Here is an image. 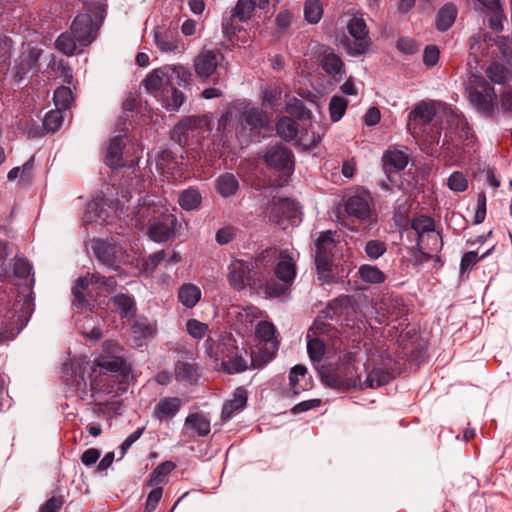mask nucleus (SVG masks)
<instances>
[{
	"label": "nucleus",
	"instance_id": "0e129e2a",
	"mask_svg": "<svg viewBox=\"0 0 512 512\" xmlns=\"http://www.w3.org/2000/svg\"><path fill=\"white\" fill-rule=\"evenodd\" d=\"M439 59V49L434 46L430 45L427 46L423 53V62L427 66H434Z\"/></svg>",
	"mask_w": 512,
	"mask_h": 512
},
{
	"label": "nucleus",
	"instance_id": "c9c22d12",
	"mask_svg": "<svg viewBox=\"0 0 512 512\" xmlns=\"http://www.w3.org/2000/svg\"><path fill=\"white\" fill-rule=\"evenodd\" d=\"M168 89L169 92H164L159 101L167 110H177L184 101V95L175 88V84L169 85Z\"/></svg>",
	"mask_w": 512,
	"mask_h": 512
},
{
	"label": "nucleus",
	"instance_id": "412c9836",
	"mask_svg": "<svg viewBox=\"0 0 512 512\" xmlns=\"http://www.w3.org/2000/svg\"><path fill=\"white\" fill-rule=\"evenodd\" d=\"M276 330L273 323L260 321L255 329L256 337L264 344V354L271 359L278 350L279 341L275 335Z\"/></svg>",
	"mask_w": 512,
	"mask_h": 512
},
{
	"label": "nucleus",
	"instance_id": "37998d69",
	"mask_svg": "<svg viewBox=\"0 0 512 512\" xmlns=\"http://www.w3.org/2000/svg\"><path fill=\"white\" fill-rule=\"evenodd\" d=\"M323 15V6L320 0H306L304 6L305 19L311 23H318Z\"/></svg>",
	"mask_w": 512,
	"mask_h": 512
},
{
	"label": "nucleus",
	"instance_id": "f704fd0d",
	"mask_svg": "<svg viewBox=\"0 0 512 512\" xmlns=\"http://www.w3.org/2000/svg\"><path fill=\"white\" fill-rule=\"evenodd\" d=\"M56 48L65 55H73L75 52L82 51L83 47L78 45V41L70 32L62 33L56 40Z\"/></svg>",
	"mask_w": 512,
	"mask_h": 512
},
{
	"label": "nucleus",
	"instance_id": "f3484780",
	"mask_svg": "<svg viewBox=\"0 0 512 512\" xmlns=\"http://www.w3.org/2000/svg\"><path fill=\"white\" fill-rule=\"evenodd\" d=\"M345 211L349 216L360 221H374L376 217L372 207V199L368 194L349 197L345 203Z\"/></svg>",
	"mask_w": 512,
	"mask_h": 512
},
{
	"label": "nucleus",
	"instance_id": "dca6fc26",
	"mask_svg": "<svg viewBox=\"0 0 512 512\" xmlns=\"http://www.w3.org/2000/svg\"><path fill=\"white\" fill-rule=\"evenodd\" d=\"M495 99L494 88L483 79H479L469 92L470 102L483 113L492 111Z\"/></svg>",
	"mask_w": 512,
	"mask_h": 512
},
{
	"label": "nucleus",
	"instance_id": "a18cd8bd",
	"mask_svg": "<svg viewBox=\"0 0 512 512\" xmlns=\"http://www.w3.org/2000/svg\"><path fill=\"white\" fill-rule=\"evenodd\" d=\"M200 203L201 196L197 190H185L179 195V204L185 210L197 209Z\"/></svg>",
	"mask_w": 512,
	"mask_h": 512
},
{
	"label": "nucleus",
	"instance_id": "9b49d317",
	"mask_svg": "<svg viewBox=\"0 0 512 512\" xmlns=\"http://www.w3.org/2000/svg\"><path fill=\"white\" fill-rule=\"evenodd\" d=\"M116 282L111 278H104L98 274H87L80 278L73 287V304L81 306L84 304L85 293L92 295L112 291Z\"/></svg>",
	"mask_w": 512,
	"mask_h": 512
},
{
	"label": "nucleus",
	"instance_id": "c85d7f7f",
	"mask_svg": "<svg viewBox=\"0 0 512 512\" xmlns=\"http://www.w3.org/2000/svg\"><path fill=\"white\" fill-rule=\"evenodd\" d=\"M247 402V392L243 388H237L233 394V398L226 401L222 409V418L228 420L235 413L241 411Z\"/></svg>",
	"mask_w": 512,
	"mask_h": 512
},
{
	"label": "nucleus",
	"instance_id": "1a4fd4ad",
	"mask_svg": "<svg viewBox=\"0 0 512 512\" xmlns=\"http://www.w3.org/2000/svg\"><path fill=\"white\" fill-rule=\"evenodd\" d=\"M256 7L253 0H238L232 10L231 18L223 21V33L233 45L245 44L247 42V32L241 28H235L232 24V18H237L242 22L247 21Z\"/></svg>",
	"mask_w": 512,
	"mask_h": 512
},
{
	"label": "nucleus",
	"instance_id": "4c0bfd02",
	"mask_svg": "<svg viewBox=\"0 0 512 512\" xmlns=\"http://www.w3.org/2000/svg\"><path fill=\"white\" fill-rule=\"evenodd\" d=\"M389 381V374L381 369H374L369 372L364 381L361 380V387L358 389L378 388Z\"/></svg>",
	"mask_w": 512,
	"mask_h": 512
},
{
	"label": "nucleus",
	"instance_id": "a19ab883",
	"mask_svg": "<svg viewBox=\"0 0 512 512\" xmlns=\"http://www.w3.org/2000/svg\"><path fill=\"white\" fill-rule=\"evenodd\" d=\"M487 77L497 84H506L509 82L511 73L503 65L494 62L486 70Z\"/></svg>",
	"mask_w": 512,
	"mask_h": 512
},
{
	"label": "nucleus",
	"instance_id": "338daca9",
	"mask_svg": "<svg viewBox=\"0 0 512 512\" xmlns=\"http://www.w3.org/2000/svg\"><path fill=\"white\" fill-rule=\"evenodd\" d=\"M479 259L480 258L478 257V255L475 251L466 252L462 256V259H461V263H460L461 272H464L465 270L474 266L479 261Z\"/></svg>",
	"mask_w": 512,
	"mask_h": 512
},
{
	"label": "nucleus",
	"instance_id": "052dcab7",
	"mask_svg": "<svg viewBox=\"0 0 512 512\" xmlns=\"http://www.w3.org/2000/svg\"><path fill=\"white\" fill-rule=\"evenodd\" d=\"M39 57V51L36 49H32L27 56H25L19 66L17 74L19 76L24 75L35 63L37 62Z\"/></svg>",
	"mask_w": 512,
	"mask_h": 512
},
{
	"label": "nucleus",
	"instance_id": "4d7b16f0",
	"mask_svg": "<svg viewBox=\"0 0 512 512\" xmlns=\"http://www.w3.org/2000/svg\"><path fill=\"white\" fill-rule=\"evenodd\" d=\"M424 248L429 252H437L441 250L443 246L441 235L435 231H432L425 236Z\"/></svg>",
	"mask_w": 512,
	"mask_h": 512
},
{
	"label": "nucleus",
	"instance_id": "2f4dec72",
	"mask_svg": "<svg viewBox=\"0 0 512 512\" xmlns=\"http://www.w3.org/2000/svg\"><path fill=\"white\" fill-rule=\"evenodd\" d=\"M457 16V8L452 3L445 4L439 11L436 17V27L439 31H446L455 22Z\"/></svg>",
	"mask_w": 512,
	"mask_h": 512
},
{
	"label": "nucleus",
	"instance_id": "a211bd4d",
	"mask_svg": "<svg viewBox=\"0 0 512 512\" xmlns=\"http://www.w3.org/2000/svg\"><path fill=\"white\" fill-rule=\"evenodd\" d=\"M154 43L165 54H182L186 51L183 41L172 31L164 28L154 30Z\"/></svg>",
	"mask_w": 512,
	"mask_h": 512
},
{
	"label": "nucleus",
	"instance_id": "7c9ffc66",
	"mask_svg": "<svg viewBox=\"0 0 512 512\" xmlns=\"http://www.w3.org/2000/svg\"><path fill=\"white\" fill-rule=\"evenodd\" d=\"M200 288L192 283L183 284L178 291V299L186 308H193L201 299Z\"/></svg>",
	"mask_w": 512,
	"mask_h": 512
},
{
	"label": "nucleus",
	"instance_id": "8fccbe9b",
	"mask_svg": "<svg viewBox=\"0 0 512 512\" xmlns=\"http://www.w3.org/2000/svg\"><path fill=\"white\" fill-rule=\"evenodd\" d=\"M307 369L305 366L296 365L294 366L289 375V383L291 389L295 395L299 394L301 391L305 390V387L300 385L301 379H303L306 375Z\"/></svg>",
	"mask_w": 512,
	"mask_h": 512
},
{
	"label": "nucleus",
	"instance_id": "3c124183",
	"mask_svg": "<svg viewBox=\"0 0 512 512\" xmlns=\"http://www.w3.org/2000/svg\"><path fill=\"white\" fill-rule=\"evenodd\" d=\"M73 102L72 91L69 87L61 86L54 92V103L60 110L67 109Z\"/></svg>",
	"mask_w": 512,
	"mask_h": 512
},
{
	"label": "nucleus",
	"instance_id": "de8ad7c7",
	"mask_svg": "<svg viewBox=\"0 0 512 512\" xmlns=\"http://www.w3.org/2000/svg\"><path fill=\"white\" fill-rule=\"evenodd\" d=\"M175 468V464L166 461L158 465L153 472L151 473L150 480L148 482L149 486H154L162 483L165 479V477L173 471Z\"/></svg>",
	"mask_w": 512,
	"mask_h": 512
},
{
	"label": "nucleus",
	"instance_id": "f8f14e48",
	"mask_svg": "<svg viewBox=\"0 0 512 512\" xmlns=\"http://www.w3.org/2000/svg\"><path fill=\"white\" fill-rule=\"evenodd\" d=\"M224 60V55L219 50L203 47L193 59V69L201 80L212 79L218 75V68Z\"/></svg>",
	"mask_w": 512,
	"mask_h": 512
},
{
	"label": "nucleus",
	"instance_id": "7ed1b4c3",
	"mask_svg": "<svg viewBox=\"0 0 512 512\" xmlns=\"http://www.w3.org/2000/svg\"><path fill=\"white\" fill-rule=\"evenodd\" d=\"M240 121H244L252 129L264 128L269 123L268 116L263 110L251 106L246 101L237 100L232 102L221 116L218 127L227 131Z\"/></svg>",
	"mask_w": 512,
	"mask_h": 512
},
{
	"label": "nucleus",
	"instance_id": "49530a36",
	"mask_svg": "<svg viewBox=\"0 0 512 512\" xmlns=\"http://www.w3.org/2000/svg\"><path fill=\"white\" fill-rule=\"evenodd\" d=\"M276 129L279 136L285 140H292L297 135L296 122L291 118L284 117L280 119L277 123Z\"/></svg>",
	"mask_w": 512,
	"mask_h": 512
},
{
	"label": "nucleus",
	"instance_id": "473e14b6",
	"mask_svg": "<svg viewBox=\"0 0 512 512\" xmlns=\"http://www.w3.org/2000/svg\"><path fill=\"white\" fill-rule=\"evenodd\" d=\"M215 186L217 192L222 197H230L237 192L239 188V182L235 175L231 173H225L217 178Z\"/></svg>",
	"mask_w": 512,
	"mask_h": 512
},
{
	"label": "nucleus",
	"instance_id": "e433bc0d",
	"mask_svg": "<svg viewBox=\"0 0 512 512\" xmlns=\"http://www.w3.org/2000/svg\"><path fill=\"white\" fill-rule=\"evenodd\" d=\"M314 335L315 333L311 329L307 335V338L309 339L307 343V351L313 362H320L324 356L325 346L323 340L318 337H314Z\"/></svg>",
	"mask_w": 512,
	"mask_h": 512
},
{
	"label": "nucleus",
	"instance_id": "2eb2a0df",
	"mask_svg": "<svg viewBox=\"0 0 512 512\" xmlns=\"http://www.w3.org/2000/svg\"><path fill=\"white\" fill-rule=\"evenodd\" d=\"M177 218L173 214H163L152 222L147 231L148 237L157 243H164L175 237Z\"/></svg>",
	"mask_w": 512,
	"mask_h": 512
},
{
	"label": "nucleus",
	"instance_id": "5701e85b",
	"mask_svg": "<svg viewBox=\"0 0 512 512\" xmlns=\"http://www.w3.org/2000/svg\"><path fill=\"white\" fill-rule=\"evenodd\" d=\"M320 66L335 80H339L345 73V65L332 48L325 47L321 51Z\"/></svg>",
	"mask_w": 512,
	"mask_h": 512
},
{
	"label": "nucleus",
	"instance_id": "f257e3e1",
	"mask_svg": "<svg viewBox=\"0 0 512 512\" xmlns=\"http://www.w3.org/2000/svg\"><path fill=\"white\" fill-rule=\"evenodd\" d=\"M357 353L347 352L335 366H322L319 374L322 382L331 388L340 390L358 389L361 377L358 374Z\"/></svg>",
	"mask_w": 512,
	"mask_h": 512
},
{
	"label": "nucleus",
	"instance_id": "680f3d73",
	"mask_svg": "<svg viewBox=\"0 0 512 512\" xmlns=\"http://www.w3.org/2000/svg\"><path fill=\"white\" fill-rule=\"evenodd\" d=\"M31 265L30 263L23 258H19L15 260L14 263V274L18 278H26L31 273Z\"/></svg>",
	"mask_w": 512,
	"mask_h": 512
},
{
	"label": "nucleus",
	"instance_id": "9d476101",
	"mask_svg": "<svg viewBox=\"0 0 512 512\" xmlns=\"http://www.w3.org/2000/svg\"><path fill=\"white\" fill-rule=\"evenodd\" d=\"M269 221L286 229L289 225H295L299 221V208L297 204L288 198H273L266 209Z\"/></svg>",
	"mask_w": 512,
	"mask_h": 512
},
{
	"label": "nucleus",
	"instance_id": "603ef678",
	"mask_svg": "<svg viewBox=\"0 0 512 512\" xmlns=\"http://www.w3.org/2000/svg\"><path fill=\"white\" fill-rule=\"evenodd\" d=\"M114 306L122 317H129L134 311V301L127 295H117L113 299Z\"/></svg>",
	"mask_w": 512,
	"mask_h": 512
},
{
	"label": "nucleus",
	"instance_id": "6e6d98bb",
	"mask_svg": "<svg viewBox=\"0 0 512 512\" xmlns=\"http://www.w3.org/2000/svg\"><path fill=\"white\" fill-rule=\"evenodd\" d=\"M186 328L189 335L196 339L203 338L208 331V325L196 319L188 320L186 323Z\"/></svg>",
	"mask_w": 512,
	"mask_h": 512
},
{
	"label": "nucleus",
	"instance_id": "13d9d810",
	"mask_svg": "<svg viewBox=\"0 0 512 512\" xmlns=\"http://www.w3.org/2000/svg\"><path fill=\"white\" fill-rule=\"evenodd\" d=\"M176 377L181 380L192 381L196 377V368L189 363H179L175 369Z\"/></svg>",
	"mask_w": 512,
	"mask_h": 512
},
{
	"label": "nucleus",
	"instance_id": "ddd939ff",
	"mask_svg": "<svg viewBox=\"0 0 512 512\" xmlns=\"http://www.w3.org/2000/svg\"><path fill=\"white\" fill-rule=\"evenodd\" d=\"M90 391L91 396L95 402L102 403V395H113L126 390L127 384H116V376L106 372L97 373L95 368H92L90 375Z\"/></svg>",
	"mask_w": 512,
	"mask_h": 512
},
{
	"label": "nucleus",
	"instance_id": "79ce46f5",
	"mask_svg": "<svg viewBox=\"0 0 512 512\" xmlns=\"http://www.w3.org/2000/svg\"><path fill=\"white\" fill-rule=\"evenodd\" d=\"M435 116L434 105L426 102L417 104L409 115L410 120L421 119L423 122L428 123L432 121Z\"/></svg>",
	"mask_w": 512,
	"mask_h": 512
},
{
	"label": "nucleus",
	"instance_id": "864d4df0",
	"mask_svg": "<svg viewBox=\"0 0 512 512\" xmlns=\"http://www.w3.org/2000/svg\"><path fill=\"white\" fill-rule=\"evenodd\" d=\"M63 115L60 109L48 112L44 118L43 125L47 131L54 132L62 124Z\"/></svg>",
	"mask_w": 512,
	"mask_h": 512
},
{
	"label": "nucleus",
	"instance_id": "cd10ccee",
	"mask_svg": "<svg viewBox=\"0 0 512 512\" xmlns=\"http://www.w3.org/2000/svg\"><path fill=\"white\" fill-rule=\"evenodd\" d=\"M182 401L178 397H166L161 399L154 408L153 415L159 421L174 417L180 410Z\"/></svg>",
	"mask_w": 512,
	"mask_h": 512
},
{
	"label": "nucleus",
	"instance_id": "e2e57ef3",
	"mask_svg": "<svg viewBox=\"0 0 512 512\" xmlns=\"http://www.w3.org/2000/svg\"><path fill=\"white\" fill-rule=\"evenodd\" d=\"M162 493L163 491L160 487L153 489L149 493L145 505V512H153L156 509L159 501L161 500Z\"/></svg>",
	"mask_w": 512,
	"mask_h": 512
},
{
	"label": "nucleus",
	"instance_id": "6ab92c4d",
	"mask_svg": "<svg viewBox=\"0 0 512 512\" xmlns=\"http://www.w3.org/2000/svg\"><path fill=\"white\" fill-rule=\"evenodd\" d=\"M71 33L78 41V45L83 48L90 45L96 37L92 17L89 14L78 15L72 23Z\"/></svg>",
	"mask_w": 512,
	"mask_h": 512
},
{
	"label": "nucleus",
	"instance_id": "393cba45",
	"mask_svg": "<svg viewBox=\"0 0 512 512\" xmlns=\"http://www.w3.org/2000/svg\"><path fill=\"white\" fill-rule=\"evenodd\" d=\"M265 160L269 166L278 169L290 171L293 167L292 153L282 146L270 147L266 152Z\"/></svg>",
	"mask_w": 512,
	"mask_h": 512
},
{
	"label": "nucleus",
	"instance_id": "c756f323",
	"mask_svg": "<svg viewBox=\"0 0 512 512\" xmlns=\"http://www.w3.org/2000/svg\"><path fill=\"white\" fill-rule=\"evenodd\" d=\"M124 141L121 136H116L111 139L105 156V163L111 167L116 168L123 165L122 163V149Z\"/></svg>",
	"mask_w": 512,
	"mask_h": 512
},
{
	"label": "nucleus",
	"instance_id": "69168bd1",
	"mask_svg": "<svg viewBox=\"0 0 512 512\" xmlns=\"http://www.w3.org/2000/svg\"><path fill=\"white\" fill-rule=\"evenodd\" d=\"M486 216V196L480 193L477 199V210L475 213V223H482Z\"/></svg>",
	"mask_w": 512,
	"mask_h": 512
},
{
	"label": "nucleus",
	"instance_id": "aec40b11",
	"mask_svg": "<svg viewBox=\"0 0 512 512\" xmlns=\"http://www.w3.org/2000/svg\"><path fill=\"white\" fill-rule=\"evenodd\" d=\"M262 316V311L254 306H231L227 312L229 322L237 328L247 327L255 319Z\"/></svg>",
	"mask_w": 512,
	"mask_h": 512
},
{
	"label": "nucleus",
	"instance_id": "0eeeda50",
	"mask_svg": "<svg viewBox=\"0 0 512 512\" xmlns=\"http://www.w3.org/2000/svg\"><path fill=\"white\" fill-rule=\"evenodd\" d=\"M347 30L350 38L344 36L340 41L346 52L350 56H360L366 53L371 39L365 20L356 16L352 17L347 24Z\"/></svg>",
	"mask_w": 512,
	"mask_h": 512
},
{
	"label": "nucleus",
	"instance_id": "b1692460",
	"mask_svg": "<svg viewBox=\"0 0 512 512\" xmlns=\"http://www.w3.org/2000/svg\"><path fill=\"white\" fill-rule=\"evenodd\" d=\"M93 249L98 260L111 268L116 266L122 256V248L107 241H97Z\"/></svg>",
	"mask_w": 512,
	"mask_h": 512
},
{
	"label": "nucleus",
	"instance_id": "09e8293b",
	"mask_svg": "<svg viewBox=\"0 0 512 512\" xmlns=\"http://www.w3.org/2000/svg\"><path fill=\"white\" fill-rule=\"evenodd\" d=\"M161 208H163V205L159 206L154 200L148 197L139 205L136 215L139 218H150L156 214H160L162 216L164 213L161 212Z\"/></svg>",
	"mask_w": 512,
	"mask_h": 512
},
{
	"label": "nucleus",
	"instance_id": "bb28decb",
	"mask_svg": "<svg viewBox=\"0 0 512 512\" xmlns=\"http://www.w3.org/2000/svg\"><path fill=\"white\" fill-rule=\"evenodd\" d=\"M382 161L384 171L389 177L391 173L403 170L407 166L408 155L396 147H391L384 153Z\"/></svg>",
	"mask_w": 512,
	"mask_h": 512
},
{
	"label": "nucleus",
	"instance_id": "a878e982",
	"mask_svg": "<svg viewBox=\"0 0 512 512\" xmlns=\"http://www.w3.org/2000/svg\"><path fill=\"white\" fill-rule=\"evenodd\" d=\"M156 168L160 175L167 180H177L181 177L178 169V163L172 152L169 150L161 151L158 154Z\"/></svg>",
	"mask_w": 512,
	"mask_h": 512
},
{
	"label": "nucleus",
	"instance_id": "58836bf2",
	"mask_svg": "<svg viewBox=\"0 0 512 512\" xmlns=\"http://www.w3.org/2000/svg\"><path fill=\"white\" fill-rule=\"evenodd\" d=\"M361 280L371 284H380L385 281V274L374 265H362L358 270Z\"/></svg>",
	"mask_w": 512,
	"mask_h": 512
},
{
	"label": "nucleus",
	"instance_id": "72a5a7b5",
	"mask_svg": "<svg viewBox=\"0 0 512 512\" xmlns=\"http://www.w3.org/2000/svg\"><path fill=\"white\" fill-rule=\"evenodd\" d=\"M412 228L418 234V246L423 247L425 242V235L434 231V220L428 216H419L413 219Z\"/></svg>",
	"mask_w": 512,
	"mask_h": 512
},
{
	"label": "nucleus",
	"instance_id": "ea45409f",
	"mask_svg": "<svg viewBox=\"0 0 512 512\" xmlns=\"http://www.w3.org/2000/svg\"><path fill=\"white\" fill-rule=\"evenodd\" d=\"M186 426L194 429L199 436H206L210 433V422L209 420L198 413L190 414L186 418Z\"/></svg>",
	"mask_w": 512,
	"mask_h": 512
},
{
	"label": "nucleus",
	"instance_id": "5fc2aeb1",
	"mask_svg": "<svg viewBox=\"0 0 512 512\" xmlns=\"http://www.w3.org/2000/svg\"><path fill=\"white\" fill-rule=\"evenodd\" d=\"M447 185L452 191L463 192L468 187V181L463 173L456 171L448 178Z\"/></svg>",
	"mask_w": 512,
	"mask_h": 512
},
{
	"label": "nucleus",
	"instance_id": "4468645a",
	"mask_svg": "<svg viewBox=\"0 0 512 512\" xmlns=\"http://www.w3.org/2000/svg\"><path fill=\"white\" fill-rule=\"evenodd\" d=\"M334 233L326 231L321 233L316 241V265L319 273V279L322 282H329V272L331 269V252L335 247Z\"/></svg>",
	"mask_w": 512,
	"mask_h": 512
},
{
	"label": "nucleus",
	"instance_id": "20e7f679",
	"mask_svg": "<svg viewBox=\"0 0 512 512\" xmlns=\"http://www.w3.org/2000/svg\"><path fill=\"white\" fill-rule=\"evenodd\" d=\"M189 71L183 65L165 66L150 72L143 80L146 91L158 100L164 92H169V85L180 84L185 81Z\"/></svg>",
	"mask_w": 512,
	"mask_h": 512
},
{
	"label": "nucleus",
	"instance_id": "6e6552de",
	"mask_svg": "<svg viewBox=\"0 0 512 512\" xmlns=\"http://www.w3.org/2000/svg\"><path fill=\"white\" fill-rule=\"evenodd\" d=\"M277 278L282 281V284H277L274 281L266 283L262 289L268 297H279L283 295L287 288L292 284L296 275V265L294 259L286 252H281L279 261L275 268Z\"/></svg>",
	"mask_w": 512,
	"mask_h": 512
},
{
	"label": "nucleus",
	"instance_id": "bf43d9fd",
	"mask_svg": "<svg viewBox=\"0 0 512 512\" xmlns=\"http://www.w3.org/2000/svg\"><path fill=\"white\" fill-rule=\"evenodd\" d=\"M386 251V245L384 242L379 240H371L367 242L365 247V252L368 257L372 259H377L384 254Z\"/></svg>",
	"mask_w": 512,
	"mask_h": 512
},
{
	"label": "nucleus",
	"instance_id": "f03ea898",
	"mask_svg": "<svg viewBox=\"0 0 512 512\" xmlns=\"http://www.w3.org/2000/svg\"><path fill=\"white\" fill-rule=\"evenodd\" d=\"M206 354L214 360L215 364L229 373H239L247 369V352L235 345V340L228 337L216 344L212 339L205 342Z\"/></svg>",
	"mask_w": 512,
	"mask_h": 512
},
{
	"label": "nucleus",
	"instance_id": "c03bdc74",
	"mask_svg": "<svg viewBox=\"0 0 512 512\" xmlns=\"http://www.w3.org/2000/svg\"><path fill=\"white\" fill-rule=\"evenodd\" d=\"M348 106V101L338 95H334L329 103L330 117L333 122L339 121L345 114Z\"/></svg>",
	"mask_w": 512,
	"mask_h": 512
},
{
	"label": "nucleus",
	"instance_id": "774afa93",
	"mask_svg": "<svg viewBox=\"0 0 512 512\" xmlns=\"http://www.w3.org/2000/svg\"><path fill=\"white\" fill-rule=\"evenodd\" d=\"M63 501L59 497H51L41 506L40 512H59Z\"/></svg>",
	"mask_w": 512,
	"mask_h": 512
},
{
	"label": "nucleus",
	"instance_id": "423d86ee",
	"mask_svg": "<svg viewBox=\"0 0 512 512\" xmlns=\"http://www.w3.org/2000/svg\"><path fill=\"white\" fill-rule=\"evenodd\" d=\"M121 347L114 341L103 343V354L95 358L93 368L98 367L107 372L114 373L120 384H128L133 378L131 366L118 353Z\"/></svg>",
	"mask_w": 512,
	"mask_h": 512
},
{
	"label": "nucleus",
	"instance_id": "4be33fe9",
	"mask_svg": "<svg viewBox=\"0 0 512 512\" xmlns=\"http://www.w3.org/2000/svg\"><path fill=\"white\" fill-rule=\"evenodd\" d=\"M228 281L235 290H242L251 279V269L247 262L234 260L229 265Z\"/></svg>",
	"mask_w": 512,
	"mask_h": 512
},
{
	"label": "nucleus",
	"instance_id": "39448f33",
	"mask_svg": "<svg viewBox=\"0 0 512 512\" xmlns=\"http://www.w3.org/2000/svg\"><path fill=\"white\" fill-rule=\"evenodd\" d=\"M33 311L31 299L25 297L16 301L0 319V344L12 340L27 324Z\"/></svg>",
	"mask_w": 512,
	"mask_h": 512
}]
</instances>
